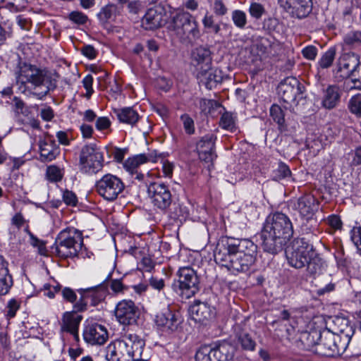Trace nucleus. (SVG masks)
<instances>
[{
    "label": "nucleus",
    "instance_id": "423d86ee",
    "mask_svg": "<svg viewBox=\"0 0 361 361\" xmlns=\"http://www.w3.org/2000/svg\"><path fill=\"white\" fill-rule=\"evenodd\" d=\"M336 75L339 78L351 77L353 82H360L361 64L359 56L354 53L342 54L336 63Z\"/></svg>",
    "mask_w": 361,
    "mask_h": 361
},
{
    "label": "nucleus",
    "instance_id": "20e7f679",
    "mask_svg": "<svg viewBox=\"0 0 361 361\" xmlns=\"http://www.w3.org/2000/svg\"><path fill=\"white\" fill-rule=\"evenodd\" d=\"M281 50V44L272 38L253 37L245 42L241 53L247 63H255L275 57Z\"/></svg>",
    "mask_w": 361,
    "mask_h": 361
},
{
    "label": "nucleus",
    "instance_id": "473e14b6",
    "mask_svg": "<svg viewBox=\"0 0 361 361\" xmlns=\"http://www.w3.org/2000/svg\"><path fill=\"white\" fill-rule=\"evenodd\" d=\"M236 336L238 342L240 343L242 348L246 350H254L255 348L256 343L252 338L250 335L244 329L238 327L235 329Z\"/></svg>",
    "mask_w": 361,
    "mask_h": 361
},
{
    "label": "nucleus",
    "instance_id": "603ef678",
    "mask_svg": "<svg viewBox=\"0 0 361 361\" xmlns=\"http://www.w3.org/2000/svg\"><path fill=\"white\" fill-rule=\"evenodd\" d=\"M44 295L49 298H54L55 294L59 291V286H51L49 283H45L43 286Z\"/></svg>",
    "mask_w": 361,
    "mask_h": 361
},
{
    "label": "nucleus",
    "instance_id": "49530a36",
    "mask_svg": "<svg viewBox=\"0 0 361 361\" xmlns=\"http://www.w3.org/2000/svg\"><path fill=\"white\" fill-rule=\"evenodd\" d=\"M20 307V303L15 299H11L8 301L6 309V317L7 319L13 318L16 316V312Z\"/></svg>",
    "mask_w": 361,
    "mask_h": 361
},
{
    "label": "nucleus",
    "instance_id": "69168bd1",
    "mask_svg": "<svg viewBox=\"0 0 361 361\" xmlns=\"http://www.w3.org/2000/svg\"><path fill=\"white\" fill-rule=\"evenodd\" d=\"M111 289L116 293H121L124 289V286L121 280L115 279L111 281Z\"/></svg>",
    "mask_w": 361,
    "mask_h": 361
},
{
    "label": "nucleus",
    "instance_id": "c03bdc74",
    "mask_svg": "<svg viewBox=\"0 0 361 361\" xmlns=\"http://www.w3.org/2000/svg\"><path fill=\"white\" fill-rule=\"evenodd\" d=\"M249 12L251 16L256 19H259L264 13L265 10L262 4L253 2L250 6Z\"/></svg>",
    "mask_w": 361,
    "mask_h": 361
},
{
    "label": "nucleus",
    "instance_id": "0eeeda50",
    "mask_svg": "<svg viewBox=\"0 0 361 361\" xmlns=\"http://www.w3.org/2000/svg\"><path fill=\"white\" fill-rule=\"evenodd\" d=\"M176 275L179 294L186 299L194 296L199 290V279L194 269L190 266L181 267Z\"/></svg>",
    "mask_w": 361,
    "mask_h": 361
},
{
    "label": "nucleus",
    "instance_id": "774afa93",
    "mask_svg": "<svg viewBox=\"0 0 361 361\" xmlns=\"http://www.w3.org/2000/svg\"><path fill=\"white\" fill-rule=\"evenodd\" d=\"M214 9L215 13L219 15H224L226 12V8L225 6L219 0H216L214 1Z\"/></svg>",
    "mask_w": 361,
    "mask_h": 361
},
{
    "label": "nucleus",
    "instance_id": "3c124183",
    "mask_svg": "<svg viewBox=\"0 0 361 361\" xmlns=\"http://www.w3.org/2000/svg\"><path fill=\"white\" fill-rule=\"evenodd\" d=\"M63 200L67 205L75 206L78 200L75 194L70 190H65L63 193Z\"/></svg>",
    "mask_w": 361,
    "mask_h": 361
},
{
    "label": "nucleus",
    "instance_id": "680f3d73",
    "mask_svg": "<svg viewBox=\"0 0 361 361\" xmlns=\"http://www.w3.org/2000/svg\"><path fill=\"white\" fill-rule=\"evenodd\" d=\"M233 23H245L246 21V15L245 12L235 10L233 12L232 15Z\"/></svg>",
    "mask_w": 361,
    "mask_h": 361
},
{
    "label": "nucleus",
    "instance_id": "c85d7f7f",
    "mask_svg": "<svg viewBox=\"0 0 361 361\" xmlns=\"http://www.w3.org/2000/svg\"><path fill=\"white\" fill-rule=\"evenodd\" d=\"M13 285L11 275L8 272L7 263L0 257V295L7 294Z\"/></svg>",
    "mask_w": 361,
    "mask_h": 361
},
{
    "label": "nucleus",
    "instance_id": "c756f323",
    "mask_svg": "<svg viewBox=\"0 0 361 361\" xmlns=\"http://www.w3.org/2000/svg\"><path fill=\"white\" fill-rule=\"evenodd\" d=\"M118 119L121 123L135 126L140 119V116L137 111L132 107H124L115 111Z\"/></svg>",
    "mask_w": 361,
    "mask_h": 361
},
{
    "label": "nucleus",
    "instance_id": "5fc2aeb1",
    "mask_svg": "<svg viewBox=\"0 0 361 361\" xmlns=\"http://www.w3.org/2000/svg\"><path fill=\"white\" fill-rule=\"evenodd\" d=\"M111 121L108 117H99L96 121V128L98 130L108 129L111 126Z\"/></svg>",
    "mask_w": 361,
    "mask_h": 361
},
{
    "label": "nucleus",
    "instance_id": "ddd939ff",
    "mask_svg": "<svg viewBox=\"0 0 361 361\" xmlns=\"http://www.w3.org/2000/svg\"><path fill=\"white\" fill-rule=\"evenodd\" d=\"M140 314L138 307L131 300H123L118 302L114 310L116 320L124 326L136 324Z\"/></svg>",
    "mask_w": 361,
    "mask_h": 361
},
{
    "label": "nucleus",
    "instance_id": "6e6552de",
    "mask_svg": "<svg viewBox=\"0 0 361 361\" xmlns=\"http://www.w3.org/2000/svg\"><path fill=\"white\" fill-rule=\"evenodd\" d=\"M97 192L107 201H114L123 191L125 185L116 176L108 173L96 182Z\"/></svg>",
    "mask_w": 361,
    "mask_h": 361
},
{
    "label": "nucleus",
    "instance_id": "338daca9",
    "mask_svg": "<svg viewBox=\"0 0 361 361\" xmlns=\"http://www.w3.org/2000/svg\"><path fill=\"white\" fill-rule=\"evenodd\" d=\"M40 115L43 120L49 121L54 117V112L50 107H47L41 110Z\"/></svg>",
    "mask_w": 361,
    "mask_h": 361
},
{
    "label": "nucleus",
    "instance_id": "ea45409f",
    "mask_svg": "<svg viewBox=\"0 0 361 361\" xmlns=\"http://www.w3.org/2000/svg\"><path fill=\"white\" fill-rule=\"evenodd\" d=\"M270 115L279 126H283L285 122L284 114L282 109L277 104H274L270 109Z\"/></svg>",
    "mask_w": 361,
    "mask_h": 361
},
{
    "label": "nucleus",
    "instance_id": "0e129e2a",
    "mask_svg": "<svg viewBox=\"0 0 361 361\" xmlns=\"http://www.w3.org/2000/svg\"><path fill=\"white\" fill-rule=\"evenodd\" d=\"M82 54L87 58L92 59L96 57L97 51L91 45H86L82 49Z\"/></svg>",
    "mask_w": 361,
    "mask_h": 361
},
{
    "label": "nucleus",
    "instance_id": "79ce46f5",
    "mask_svg": "<svg viewBox=\"0 0 361 361\" xmlns=\"http://www.w3.org/2000/svg\"><path fill=\"white\" fill-rule=\"evenodd\" d=\"M80 295V299L74 304L73 309L75 312H84L87 310V302L86 299L88 298L87 294L82 288L78 290Z\"/></svg>",
    "mask_w": 361,
    "mask_h": 361
},
{
    "label": "nucleus",
    "instance_id": "dca6fc26",
    "mask_svg": "<svg viewBox=\"0 0 361 361\" xmlns=\"http://www.w3.org/2000/svg\"><path fill=\"white\" fill-rule=\"evenodd\" d=\"M155 323L161 331L173 333L178 329L182 323V318L179 313L173 312L166 308L156 315Z\"/></svg>",
    "mask_w": 361,
    "mask_h": 361
},
{
    "label": "nucleus",
    "instance_id": "f8f14e48",
    "mask_svg": "<svg viewBox=\"0 0 361 361\" xmlns=\"http://www.w3.org/2000/svg\"><path fill=\"white\" fill-rule=\"evenodd\" d=\"M16 82L21 85L30 83L38 87L43 84L45 75L42 70L35 66L20 63L15 72Z\"/></svg>",
    "mask_w": 361,
    "mask_h": 361
},
{
    "label": "nucleus",
    "instance_id": "8fccbe9b",
    "mask_svg": "<svg viewBox=\"0 0 361 361\" xmlns=\"http://www.w3.org/2000/svg\"><path fill=\"white\" fill-rule=\"evenodd\" d=\"M215 101L212 99H201L199 102V106L204 114L210 113L211 109L214 108Z\"/></svg>",
    "mask_w": 361,
    "mask_h": 361
},
{
    "label": "nucleus",
    "instance_id": "f3484780",
    "mask_svg": "<svg viewBox=\"0 0 361 361\" xmlns=\"http://www.w3.org/2000/svg\"><path fill=\"white\" fill-rule=\"evenodd\" d=\"M279 4L288 13L297 18L306 17L311 11V0H279Z\"/></svg>",
    "mask_w": 361,
    "mask_h": 361
},
{
    "label": "nucleus",
    "instance_id": "4c0bfd02",
    "mask_svg": "<svg viewBox=\"0 0 361 361\" xmlns=\"http://www.w3.org/2000/svg\"><path fill=\"white\" fill-rule=\"evenodd\" d=\"M161 8L154 7L147 10L145 18L147 23H160L163 20Z\"/></svg>",
    "mask_w": 361,
    "mask_h": 361
},
{
    "label": "nucleus",
    "instance_id": "5701e85b",
    "mask_svg": "<svg viewBox=\"0 0 361 361\" xmlns=\"http://www.w3.org/2000/svg\"><path fill=\"white\" fill-rule=\"evenodd\" d=\"M39 159L42 162H50L60 154V148L51 136L46 135L39 142Z\"/></svg>",
    "mask_w": 361,
    "mask_h": 361
},
{
    "label": "nucleus",
    "instance_id": "bf43d9fd",
    "mask_svg": "<svg viewBox=\"0 0 361 361\" xmlns=\"http://www.w3.org/2000/svg\"><path fill=\"white\" fill-rule=\"evenodd\" d=\"M149 285L156 290H160L164 288V280L163 279H159L157 277H151L149 279Z\"/></svg>",
    "mask_w": 361,
    "mask_h": 361
},
{
    "label": "nucleus",
    "instance_id": "f03ea898",
    "mask_svg": "<svg viewBox=\"0 0 361 361\" xmlns=\"http://www.w3.org/2000/svg\"><path fill=\"white\" fill-rule=\"evenodd\" d=\"M293 233V225L288 216L281 212L269 215L262 231L264 250L272 255L278 253Z\"/></svg>",
    "mask_w": 361,
    "mask_h": 361
},
{
    "label": "nucleus",
    "instance_id": "37998d69",
    "mask_svg": "<svg viewBox=\"0 0 361 361\" xmlns=\"http://www.w3.org/2000/svg\"><path fill=\"white\" fill-rule=\"evenodd\" d=\"M180 120L183 123L185 133L189 135L193 134L195 133V123L193 119L188 114H184L180 116Z\"/></svg>",
    "mask_w": 361,
    "mask_h": 361
},
{
    "label": "nucleus",
    "instance_id": "4468645a",
    "mask_svg": "<svg viewBox=\"0 0 361 361\" xmlns=\"http://www.w3.org/2000/svg\"><path fill=\"white\" fill-rule=\"evenodd\" d=\"M231 346L224 342L214 346H202L196 353V361H224L231 357L229 349Z\"/></svg>",
    "mask_w": 361,
    "mask_h": 361
},
{
    "label": "nucleus",
    "instance_id": "7c9ffc66",
    "mask_svg": "<svg viewBox=\"0 0 361 361\" xmlns=\"http://www.w3.org/2000/svg\"><path fill=\"white\" fill-rule=\"evenodd\" d=\"M148 161L154 162L155 159L150 155L140 154L128 158L123 163V167L126 171L133 173L140 165Z\"/></svg>",
    "mask_w": 361,
    "mask_h": 361
},
{
    "label": "nucleus",
    "instance_id": "cd10ccee",
    "mask_svg": "<svg viewBox=\"0 0 361 361\" xmlns=\"http://www.w3.org/2000/svg\"><path fill=\"white\" fill-rule=\"evenodd\" d=\"M338 87L336 85H329L324 91L322 100V105L327 109L335 108L340 100Z\"/></svg>",
    "mask_w": 361,
    "mask_h": 361
},
{
    "label": "nucleus",
    "instance_id": "e2e57ef3",
    "mask_svg": "<svg viewBox=\"0 0 361 361\" xmlns=\"http://www.w3.org/2000/svg\"><path fill=\"white\" fill-rule=\"evenodd\" d=\"M81 133L84 138H90L93 133V128L90 125L82 123L80 127Z\"/></svg>",
    "mask_w": 361,
    "mask_h": 361
},
{
    "label": "nucleus",
    "instance_id": "13d9d810",
    "mask_svg": "<svg viewBox=\"0 0 361 361\" xmlns=\"http://www.w3.org/2000/svg\"><path fill=\"white\" fill-rule=\"evenodd\" d=\"M59 142L65 146H68L70 145V139L68 137V133L66 131H58L56 135Z\"/></svg>",
    "mask_w": 361,
    "mask_h": 361
},
{
    "label": "nucleus",
    "instance_id": "58836bf2",
    "mask_svg": "<svg viewBox=\"0 0 361 361\" xmlns=\"http://www.w3.org/2000/svg\"><path fill=\"white\" fill-rule=\"evenodd\" d=\"M344 42L352 47L361 44V32L353 31L348 33L344 37Z\"/></svg>",
    "mask_w": 361,
    "mask_h": 361
},
{
    "label": "nucleus",
    "instance_id": "2eb2a0df",
    "mask_svg": "<svg viewBox=\"0 0 361 361\" xmlns=\"http://www.w3.org/2000/svg\"><path fill=\"white\" fill-rule=\"evenodd\" d=\"M130 343L127 339L123 342L118 339L109 343L106 348L105 357L109 361H135L140 358H136L135 353L126 348L128 343Z\"/></svg>",
    "mask_w": 361,
    "mask_h": 361
},
{
    "label": "nucleus",
    "instance_id": "de8ad7c7",
    "mask_svg": "<svg viewBox=\"0 0 361 361\" xmlns=\"http://www.w3.org/2000/svg\"><path fill=\"white\" fill-rule=\"evenodd\" d=\"M351 240L361 254V227H354L352 229Z\"/></svg>",
    "mask_w": 361,
    "mask_h": 361
},
{
    "label": "nucleus",
    "instance_id": "aec40b11",
    "mask_svg": "<svg viewBox=\"0 0 361 361\" xmlns=\"http://www.w3.org/2000/svg\"><path fill=\"white\" fill-rule=\"evenodd\" d=\"M318 207V201L312 195H305L300 197L295 204V209L301 218L307 221L312 220Z\"/></svg>",
    "mask_w": 361,
    "mask_h": 361
},
{
    "label": "nucleus",
    "instance_id": "412c9836",
    "mask_svg": "<svg viewBox=\"0 0 361 361\" xmlns=\"http://www.w3.org/2000/svg\"><path fill=\"white\" fill-rule=\"evenodd\" d=\"M300 93V83L295 78H286L278 87V94L287 104L294 102Z\"/></svg>",
    "mask_w": 361,
    "mask_h": 361
},
{
    "label": "nucleus",
    "instance_id": "72a5a7b5",
    "mask_svg": "<svg viewBox=\"0 0 361 361\" xmlns=\"http://www.w3.org/2000/svg\"><path fill=\"white\" fill-rule=\"evenodd\" d=\"M64 169L56 165H50L46 169V178L51 183H57L62 180Z\"/></svg>",
    "mask_w": 361,
    "mask_h": 361
},
{
    "label": "nucleus",
    "instance_id": "393cba45",
    "mask_svg": "<svg viewBox=\"0 0 361 361\" xmlns=\"http://www.w3.org/2000/svg\"><path fill=\"white\" fill-rule=\"evenodd\" d=\"M191 61L195 72L208 68L212 64L210 50L202 46L195 48L191 53Z\"/></svg>",
    "mask_w": 361,
    "mask_h": 361
},
{
    "label": "nucleus",
    "instance_id": "4be33fe9",
    "mask_svg": "<svg viewBox=\"0 0 361 361\" xmlns=\"http://www.w3.org/2000/svg\"><path fill=\"white\" fill-rule=\"evenodd\" d=\"M83 338L91 345H103L108 339V332L105 326L101 324H87L83 331Z\"/></svg>",
    "mask_w": 361,
    "mask_h": 361
},
{
    "label": "nucleus",
    "instance_id": "9b49d317",
    "mask_svg": "<svg viewBox=\"0 0 361 361\" xmlns=\"http://www.w3.org/2000/svg\"><path fill=\"white\" fill-rule=\"evenodd\" d=\"M147 194L153 206L161 211L166 210L171 204V193L169 187L163 183H149Z\"/></svg>",
    "mask_w": 361,
    "mask_h": 361
},
{
    "label": "nucleus",
    "instance_id": "052dcab7",
    "mask_svg": "<svg viewBox=\"0 0 361 361\" xmlns=\"http://www.w3.org/2000/svg\"><path fill=\"white\" fill-rule=\"evenodd\" d=\"M277 171L280 178H286L291 173L289 167L283 163L279 164Z\"/></svg>",
    "mask_w": 361,
    "mask_h": 361
},
{
    "label": "nucleus",
    "instance_id": "864d4df0",
    "mask_svg": "<svg viewBox=\"0 0 361 361\" xmlns=\"http://www.w3.org/2000/svg\"><path fill=\"white\" fill-rule=\"evenodd\" d=\"M68 18L73 23H86L87 20V16L80 11L71 12Z\"/></svg>",
    "mask_w": 361,
    "mask_h": 361
},
{
    "label": "nucleus",
    "instance_id": "a19ab883",
    "mask_svg": "<svg viewBox=\"0 0 361 361\" xmlns=\"http://www.w3.org/2000/svg\"><path fill=\"white\" fill-rule=\"evenodd\" d=\"M350 112L357 116H361V94L353 97L348 104Z\"/></svg>",
    "mask_w": 361,
    "mask_h": 361
},
{
    "label": "nucleus",
    "instance_id": "bb28decb",
    "mask_svg": "<svg viewBox=\"0 0 361 361\" xmlns=\"http://www.w3.org/2000/svg\"><path fill=\"white\" fill-rule=\"evenodd\" d=\"M124 339H127L128 341H130L126 348L135 353L136 358H141L142 349L145 346V341L138 335L133 332L124 334L118 340L123 342Z\"/></svg>",
    "mask_w": 361,
    "mask_h": 361
},
{
    "label": "nucleus",
    "instance_id": "39448f33",
    "mask_svg": "<svg viewBox=\"0 0 361 361\" xmlns=\"http://www.w3.org/2000/svg\"><path fill=\"white\" fill-rule=\"evenodd\" d=\"M82 245V233L75 228H67L59 233L51 250L59 257H73L78 255Z\"/></svg>",
    "mask_w": 361,
    "mask_h": 361
},
{
    "label": "nucleus",
    "instance_id": "b1692460",
    "mask_svg": "<svg viewBox=\"0 0 361 361\" xmlns=\"http://www.w3.org/2000/svg\"><path fill=\"white\" fill-rule=\"evenodd\" d=\"M196 77L199 82L209 90L215 87L219 83L221 82L223 79L221 71L212 67V65L207 68L197 71Z\"/></svg>",
    "mask_w": 361,
    "mask_h": 361
},
{
    "label": "nucleus",
    "instance_id": "7ed1b4c3",
    "mask_svg": "<svg viewBox=\"0 0 361 361\" xmlns=\"http://www.w3.org/2000/svg\"><path fill=\"white\" fill-rule=\"evenodd\" d=\"M288 264L295 269L307 268L312 275L321 271L322 259L313 245L304 238L294 239L286 248Z\"/></svg>",
    "mask_w": 361,
    "mask_h": 361
},
{
    "label": "nucleus",
    "instance_id": "9d476101",
    "mask_svg": "<svg viewBox=\"0 0 361 361\" xmlns=\"http://www.w3.org/2000/svg\"><path fill=\"white\" fill-rule=\"evenodd\" d=\"M345 349V344H341V338L330 331L321 332L319 343L315 351L317 353L327 357L341 354Z\"/></svg>",
    "mask_w": 361,
    "mask_h": 361
},
{
    "label": "nucleus",
    "instance_id": "a878e982",
    "mask_svg": "<svg viewBox=\"0 0 361 361\" xmlns=\"http://www.w3.org/2000/svg\"><path fill=\"white\" fill-rule=\"evenodd\" d=\"M189 311L192 319L197 322L207 321L214 315L211 306L206 302L200 301L195 302L190 307Z\"/></svg>",
    "mask_w": 361,
    "mask_h": 361
},
{
    "label": "nucleus",
    "instance_id": "f257e3e1",
    "mask_svg": "<svg viewBox=\"0 0 361 361\" xmlns=\"http://www.w3.org/2000/svg\"><path fill=\"white\" fill-rule=\"evenodd\" d=\"M257 245L247 238H227L217 244L214 252L216 264L233 275L245 273L255 264Z\"/></svg>",
    "mask_w": 361,
    "mask_h": 361
},
{
    "label": "nucleus",
    "instance_id": "6ab92c4d",
    "mask_svg": "<svg viewBox=\"0 0 361 361\" xmlns=\"http://www.w3.org/2000/svg\"><path fill=\"white\" fill-rule=\"evenodd\" d=\"M82 316L75 311L65 312L60 322V331L73 335L76 341H79V326Z\"/></svg>",
    "mask_w": 361,
    "mask_h": 361
},
{
    "label": "nucleus",
    "instance_id": "4d7b16f0",
    "mask_svg": "<svg viewBox=\"0 0 361 361\" xmlns=\"http://www.w3.org/2000/svg\"><path fill=\"white\" fill-rule=\"evenodd\" d=\"M302 53L305 58L309 60H313L317 56V49L314 46H308L302 49Z\"/></svg>",
    "mask_w": 361,
    "mask_h": 361
},
{
    "label": "nucleus",
    "instance_id": "2f4dec72",
    "mask_svg": "<svg viewBox=\"0 0 361 361\" xmlns=\"http://www.w3.org/2000/svg\"><path fill=\"white\" fill-rule=\"evenodd\" d=\"M85 291L87 298H91L92 305L95 306L104 300L106 295V288L103 283L87 288H82Z\"/></svg>",
    "mask_w": 361,
    "mask_h": 361
},
{
    "label": "nucleus",
    "instance_id": "c9c22d12",
    "mask_svg": "<svg viewBox=\"0 0 361 361\" xmlns=\"http://www.w3.org/2000/svg\"><path fill=\"white\" fill-rule=\"evenodd\" d=\"M321 332L314 330L310 332H304L302 334L301 340L307 348L315 346L319 342Z\"/></svg>",
    "mask_w": 361,
    "mask_h": 361
},
{
    "label": "nucleus",
    "instance_id": "f704fd0d",
    "mask_svg": "<svg viewBox=\"0 0 361 361\" xmlns=\"http://www.w3.org/2000/svg\"><path fill=\"white\" fill-rule=\"evenodd\" d=\"M219 125L225 130L234 131L236 129V116L231 112H225L221 117Z\"/></svg>",
    "mask_w": 361,
    "mask_h": 361
},
{
    "label": "nucleus",
    "instance_id": "e433bc0d",
    "mask_svg": "<svg viewBox=\"0 0 361 361\" xmlns=\"http://www.w3.org/2000/svg\"><path fill=\"white\" fill-rule=\"evenodd\" d=\"M336 56V49L331 47L322 56L319 61V66L322 68L330 67Z\"/></svg>",
    "mask_w": 361,
    "mask_h": 361
},
{
    "label": "nucleus",
    "instance_id": "1a4fd4ad",
    "mask_svg": "<svg viewBox=\"0 0 361 361\" xmlns=\"http://www.w3.org/2000/svg\"><path fill=\"white\" fill-rule=\"evenodd\" d=\"M104 157L96 145H85L80 154V165L82 171L87 173H96L103 166Z\"/></svg>",
    "mask_w": 361,
    "mask_h": 361
},
{
    "label": "nucleus",
    "instance_id": "a18cd8bd",
    "mask_svg": "<svg viewBox=\"0 0 361 361\" xmlns=\"http://www.w3.org/2000/svg\"><path fill=\"white\" fill-rule=\"evenodd\" d=\"M114 11L115 6L112 4L104 6L98 13L99 19L102 21L108 20L111 18Z\"/></svg>",
    "mask_w": 361,
    "mask_h": 361
},
{
    "label": "nucleus",
    "instance_id": "6e6d98bb",
    "mask_svg": "<svg viewBox=\"0 0 361 361\" xmlns=\"http://www.w3.org/2000/svg\"><path fill=\"white\" fill-rule=\"evenodd\" d=\"M62 296L66 301L73 303L75 302L77 295L73 290L70 288H64L62 290Z\"/></svg>",
    "mask_w": 361,
    "mask_h": 361
},
{
    "label": "nucleus",
    "instance_id": "a211bd4d",
    "mask_svg": "<svg viewBox=\"0 0 361 361\" xmlns=\"http://www.w3.org/2000/svg\"><path fill=\"white\" fill-rule=\"evenodd\" d=\"M216 137L212 134H207L202 137L197 142L196 148L201 161L208 164V167L212 165L216 157L214 147Z\"/></svg>",
    "mask_w": 361,
    "mask_h": 361
},
{
    "label": "nucleus",
    "instance_id": "09e8293b",
    "mask_svg": "<svg viewBox=\"0 0 361 361\" xmlns=\"http://www.w3.org/2000/svg\"><path fill=\"white\" fill-rule=\"evenodd\" d=\"M93 77L92 75L88 74L82 79V85L84 88L86 90L85 96L87 98H90L94 92L92 88Z\"/></svg>",
    "mask_w": 361,
    "mask_h": 361
}]
</instances>
